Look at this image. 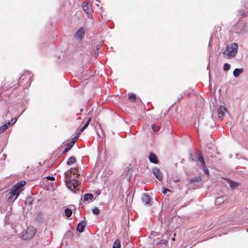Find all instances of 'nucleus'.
<instances>
[{
    "instance_id": "obj_1",
    "label": "nucleus",
    "mask_w": 248,
    "mask_h": 248,
    "mask_svg": "<svg viewBox=\"0 0 248 248\" xmlns=\"http://www.w3.org/2000/svg\"><path fill=\"white\" fill-rule=\"evenodd\" d=\"M25 184L26 182L24 181H21L13 186L10 192L11 195L8 198L10 202H13L16 199L21 191V187Z\"/></svg>"
},
{
    "instance_id": "obj_2",
    "label": "nucleus",
    "mask_w": 248,
    "mask_h": 248,
    "mask_svg": "<svg viewBox=\"0 0 248 248\" xmlns=\"http://www.w3.org/2000/svg\"><path fill=\"white\" fill-rule=\"evenodd\" d=\"M238 45L236 43H233L228 46L223 54L227 52L228 58H233L236 55L238 51Z\"/></svg>"
},
{
    "instance_id": "obj_3",
    "label": "nucleus",
    "mask_w": 248,
    "mask_h": 248,
    "mask_svg": "<svg viewBox=\"0 0 248 248\" xmlns=\"http://www.w3.org/2000/svg\"><path fill=\"white\" fill-rule=\"evenodd\" d=\"M36 230L32 226H29L27 228L26 232L22 235V238L24 240L31 239L36 233Z\"/></svg>"
},
{
    "instance_id": "obj_4",
    "label": "nucleus",
    "mask_w": 248,
    "mask_h": 248,
    "mask_svg": "<svg viewBox=\"0 0 248 248\" xmlns=\"http://www.w3.org/2000/svg\"><path fill=\"white\" fill-rule=\"evenodd\" d=\"M66 184L68 188L74 192H76L77 189V186L78 185V182L73 176V179H69L66 181Z\"/></svg>"
},
{
    "instance_id": "obj_5",
    "label": "nucleus",
    "mask_w": 248,
    "mask_h": 248,
    "mask_svg": "<svg viewBox=\"0 0 248 248\" xmlns=\"http://www.w3.org/2000/svg\"><path fill=\"white\" fill-rule=\"evenodd\" d=\"M196 158H197V160H198L199 161H200L201 162V164L202 165V169L204 170V172L206 174L209 175V171L208 169L206 167L205 163L203 157L201 152H198L197 153Z\"/></svg>"
},
{
    "instance_id": "obj_6",
    "label": "nucleus",
    "mask_w": 248,
    "mask_h": 248,
    "mask_svg": "<svg viewBox=\"0 0 248 248\" xmlns=\"http://www.w3.org/2000/svg\"><path fill=\"white\" fill-rule=\"evenodd\" d=\"M226 111V108L222 106H220V107L218 108L217 112L218 117L220 120H222L223 119Z\"/></svg>"
},
{
    "instance_id": "obj_7",
    "label": "nucleus",
    "mask_w": 248,
    "mask_h": 248,
    "mask_svg": "<svg viewBox=\"0 0 248 248\" xmlns=\"http://www.w3.org/2000/svg\"><path fill=\"white\" fill-rule=\"evenodd\" d=\"M90 7H91V4L89 2L86 3H84L83 4V6H82L83 10L86 13L88 17H92Z\"/></svg>"
},
{
    "instance_id": "obj_8",
    "label": "nucleus",
    "mask_w": 248,
    "mask_h": 248,
    "mask_svg": "<svg viewBox=\"0 0 248 248\" xmlns=\"http://www.w3.org/2000/svg\"><path fill=\"white\" fill-rule=\"evenodd\" d=\"M152 172L154 175L159 181L162 180L163 178V176L159 169L157 168H154L152 170Z\"/></svg>"
},
{
    "instance_id": "obj_9",
    "label": "nucleus",
    "mask_w": 248,
    "mask_h": 248,
    "mask_svg": "<svg viewBox=\"0 0 248 248\" xmlns=\"http://www.w3.org/2000/svg\"><path fill=\"white\" fill-rule=\"evenodd\" d=\"M148 158L151 163L154 164H157L158 163V160L156 155L154 153H151L149 154Z\"/></svg>"
},
{
    "instance_id": "obj_10",
    "label": "nucleus",
    "mask_w": 248,
    "mask_h": 248,
    "mask_svg": "<svg viewBox=\"0 0 248 248\" xmlns=\"http://www.w3.org/2000/svg\"><path fill=\"white\" fill-rule=\"evenodd\" d=\"M142 201L145 204L151 205V198L148 194H144L142 198Z\"/></svg>"
},
{
    "instance_id": "obj_11",
    "label": "nucleus",
    "mask_w": 248,
    "mask_h": 248,
    "mask_svg": "<svg viewBox=\"0 0 248 248\" xmlns=\"http://www.w3.org/2000/svg\"><path fill=\"white\" fill-rule=\"evenodd\" d=\"M76 142V139H72L70 142L66 144V147L63 151V153L68 152L73 146Z\"/></svg>"
},
{
    "instance_id": "obj_12",
    "label": "nucleus",
    "mask_w": 248,
    "mask_h": 248,
    "mask_svg": "<svg viewBox=\"0 0 248 248\" xmlns=\"http://www.w3.org/2000/svg\"><path fill=\"white\" fill-rule=\"evenodd\" d=\"M86 225L85 221H82L78 223L77 230L80 232H82L84 230V228Z\"/></svg>"
},
{
    "instance_id": "obj_13",
    "label": "nucleus",
    "mask_w": 248,
    "mask_h": 248,
    "mask_svg": "<svg viewBox=\"0 0 248 248\" xmlns=\"http://www.w3.org/2000/svg\"><path fill=\"white\" fill-rule=\"evenodd\" d=\"M84 33V29L83 28H79L76 32L75 36L76 38L81 40L82 36Z\"/></svg>"
},
{
    "instance_id": "obj_14",
    "label": "nucleus",
    "mask_w": 248,
    "mask_h": 248,
    "mask_svg": "<svg viewBox=\"0 0 248 248\" xmlns=\"http://www.w3.org/2000/svg\"><path fill=\"white\" fill-rule=\"evenodd\" d=\"M153 244L158 245L160 244H164V245H167L168 243V241L165 239H159L158 238L155 239L154 240L153 242Z\"/></svg>"
},
{
    "instance_id": "obj_15",
    "label": "nucleus",
    "mask_w": 248,
    "mask_h": 248,
    "mask_svg": "<svg viewBox=\"0 0 248 248\" xmlns=\"http://www.w3.org/2000/svg\"><path fill=\"white\" fill-rule=\"evenodd\" d=\"M202 178L201 176H197L194 178H192L190 179V183L193 185L194 186H196V184L199 182H201Z\"/></svg>"
},
{
    "instance_id": "obj_16",
    "label": "nucleus",
    "mask_w": 248,
    "mask_h": 248,
    "mask_svg": "<svg viewBox=\"0 0 248 248\" xmlns=\"http://www.w3.org/2000/svg\"><path fill=\"white\" fill-rule=\"evenodd\" d=\"M244 69L243 68H240V69L236 68L233 71V76L235 77H238L240 75V74H241L242 73H243L244 72Z\"/></svg>"
},
{
    "instance_id": "obj_17",
    "label": "nucleus",
    "mask_w": 248,
    "mask_h": 248,
    "mask_svg": "<svg viewBox=\"0 0 248 248\" xmlns=\"http://www.w3.org/2000/svg\"><path fill=\"white\" fill-rule=\"evenodd\" d=\"M229 184L232 189L238 187L240 185L239 183L232 181H230Z\"/></svg>"
},
{
    "instance_id": "obj_18",
    "label": "nucleus",
    "mask_w": 248,
    "mask_h": 248,
    "mask_svg": "<svg viewBox=\"0 0 248 248\" xmlns=\"http://www.w3.org/2000/svg\"><path fill=\"white\" fill-rule=\"evenodd\" d=\"M121 242L120 240L116 239L113 244L112 248H121Z\"/></svg>"
},
{
    "instance_id": "obj_19",
    "label": "nucleus",
    "mask_w": 248,
    "mask_h": 248,
    "mask_svg": "<svg viewBox=\"0 0 248 248\" xmlns=\"http://www.w3.org/2000/svg\"><path fill=\"white\" fill-rule=\"evenodd\" d=\"M76 162V158L74 156H71L68 159V160L67 162V164L68 165H70L72 164L75 163Z\"/></svg>"
},
{
    "instance_id": "obj_20",
    "label": "nucleus",
    "mask_w": 248,
    "mask_h": 248,
    "mask_svg": "<svg viewBox=\"0 0 248 248\" xmlns=\"http://www.w3.org/2000/svg\"><path fill=\"white\" fill-rule=\"evenodd\" d=\"M72 173L71 170H68L65 172V177L67 179H73V176L72 177Z\"/></svg>"
},
{
    "instance_id": "obj_21",
    "label": "nucleus",
    "mask_w": 248,
    "mask_h": 248,
    "mask_svg": "<svg viewBox=\"0 0 248 248\" xmlns=\"http://www.w3.org/2000/svg\"><path fill=\"white\" fill-rule=\"evenodd\" d=\"M93 195L92 194H86L84 195V199L85 201H90L93 199Z\"/></svg>"
},
{
    "instance_id": "obj_22",
    "label": "nucleus",
    "mask_w": 248,
    "mask_h": 248,
    "mask_svg": "<svg viewBox=\"0 0 248 248\" xmlns=\"http://www.w3.org/2000/svg\"><path fill=\"white\" fill-rule=\"evenodd\" d=\"M65 215L67 217H69L71 216L72 214V211L69 209L66 208L64 211Z\"/></svg>"
},
{
    "instance_id": "obj_23",
    "label": "nucleus",
    "mask_w": 248,
    "mask_h": 248,
    "mask_svg": "<svg viewBox=\"0 0 248 248\" xmlns=\"http://www.w3.org/2000/svg\"><path fill=\"white\" fill-rule=\"evenodd\" d=\"M128 99L132 101V102H135L136 100V96L135 93H132L128 97Z\"/></svg>"
},
{
    "instance_id": "obj_24",
    "label": "nucleus",
    "mask_w": 248,
    "mask_h": 248,
    "mask_svg": "<svg viewBox=\"0 0 248 248\" xmlns=\"http://www.w3.org/2000/svg\"><path fill=\"white\" fill-rule=\"evenodd\" d=\"M91 118H89V119L88 120L87 122H86V123L84 125V126L80 129V131H83L87 127V126L89 125V123H90L91 122Z\"/></svg>"
},
{
    "instance_id": "obj_25",
    "label": "nucleus",
    "mask_w": 248,
    "mask_h": 248,
    "mask_svg": "<svg viewBox=\"0 0 248 248\" xmlns=\"http://www.w3.org/2000/svg\"><path fill=\"white\" fill-rule=\"evenodd\" d=\"M8 127V125L5 124L0 127V134L3 132Z\"/></svg>"
},
{
    "instance_id": "obj_26",
    "label": "nucleus",
    "mask_w": 248,
    "mask_h": 248,
    "mask_svg": "<svg viewBox=\"0 0 248 248\" xmlns=\"http://www.w3.org/2000/svg\"><path fill=\"white\" fill-rule=\"evenodd\" d=\"M102 44L101 43L100 44H98L96 46V49L94 50V53L95 54L98 55L99 54V49H100L101 46H102Z\"/></svg>"
},
{
    "instance_id": "obj_27",
    "label": "nucleus",
    "mask_w": 248,
    "mask_h": 248,
    "mask_svg": "<svg viewBox=\"0 0 248 248\" xmlns=\"http://www.w3.org/2000/svg\"><path fill=\"white\" fill-rule=\"evenodd\" d=\"M230 65L227 63H225L223 65V70L225 71H228L230 68Z\"/></svg>"
},
{
    "instance_id": "obj_28",
    "label": "nucleus",
    "mask_w": 248,
    "mask_h": 248,
    "mask_svg": "<svg viewBox=\"0 0 248 248\" xmlns=\"http://www.w3.org/2000/svg\"><path fill=\"white\" fill-rule=\"evenodd\" d=\"M92 211H93V214H94L95 215H97L100 213V210L97 207H95V208L93 209Z\"/></svg>"
},
{
    "instance_id": "obj_29",
    "label": "nucleus",
    "mask_w": 248,
    "mask_h": 248,
    "mask_svg": "<svg viewBox=\"0 0 248 248\" xmlns=\"http://www.w3.org/2000/svg\"><path fill=\"white\" fill-rule=\"evenodd\" d=\"M70 170L72 171V175L75 177V174L77 175L78 170L76 168H71Z\"/></svg>"
},
{
    "instance_id": "obj_30",
    "label": "nucleus",
    "mask_w": 248,
    "mask_h": 248,
    "mask_svg": "<svg viewBox=\"0 0 248 248\" xmlns=\"http://www.w3.org/2000/svg\"><path fill=\"white\" fill-rule=\"evenodd\" d=\"M224 200L222 197H218L215 200V202L217 203L223 202Z\"/></svg>"
},
{
    "instance_id": "obj_31",
    "label": "nucleus",
    "mask_w": 248,
    "mask_h": 248,
    "mask_svg": "<svg viewBox=\"0 0 248 248\" xmlns=\"http://www.w3.org/2000/svg\"><path fill=\"white\" fill-rule=\"evenodd\" d=\"M152 128L155 131H157L159 130L160 127L159 126L156 125L155 124H153L152 125Z\"/></svg>"
},
{
    "instance_id": "obj_32",
    "label": "nucleus",
    "mask_w": 248,
    "mask_h": 248,
    "mask_svg": "<svg viewBox=\"0 0 248 248\" xmlns=\"http://www.w3.org/2000/svg\"><path fill=\"white\" fill-rule=\"evenodd\" d=\"M26 76H27V77H28L27 78H28L29 79L30 78V75H29V74L22 75V76H21L19 78V79H18L19 81V82H20V81H21V80L22 79H24V78H25Z\"/></svg>"
},
{
    "instance_id": "obj_33",
    "label": "nucleus",
    "mask_w": 248,
    "mask_h": 248,
    "mask_svg": "<svg viewBox=\"0 0 248 248\" xmlns=\"http://www.w3.org/2000/svg\"><path fill=\"white\" fill-rule=\"evenodd\" d=\"M9 81H7V83L8 84V85H9L10 86V88H11L12 87H14V86H16L15 88H16L18 86V82H16V84H13V85H11V84H9Z\"/></svg>"
},
{
    "instance_id": "obj_34",
    "label": "nucleus",
    "mask_w": 248,
    "mask_h": 248,
    "mask_svg": "<svg viewBox=\"0 0 248 248\" xmlns=\"http://www.w3.org/2000/svg\"><path fill=\"white\" fill-rule=\"evenodd\" d=\"M82 132L83 131H81L80 130L79 131L77 134L76 136L73 139H76V140L78 138V137L80 135V134L81 133V132Z\"/></svg>"
},
{
    "instance_id": "obj_35",
    "label": "nucleus",
    "mask_w": 248,
    "mask_h": 248,
    "mask_svg": "<svg viewBox=\"0 0 248 248\" xmlns=\"http://www.w3.org/2000/svg\"><path fill=\"white\" fill-rule=\"evenodd\" d=\"M46 179L48 180H51V181H54L55 180V178L54 177H52V176H47L46 177Z\"/></svg>"
},
{
    "instance_id": "obj_36",
    "label": "nucleus",
    "mask_w": 248,
    "mask_h": 248,
    "mask_svg": "<svg viewBox=\"0 0 248 248\" xmlns=\"http://www.w3.org/2000/svg\"><path fill=\"white\" fill-rule=\"evenodd\" d=\"M167 191H170V190L167 188H164L162 190V192L164 193V194H165L166 193Z\"/></svg>"
},
{
    "instance_id": "obj_37",
    "label": "nucleus",
    "mask_w": 248,
    "mask_h": 248,
    "mask_svg": "<svg viewBox=\"0 0 248 248\" xmlns=\"http://www.w3.org/2000/svg\"><path fill=\"white\" fill-rule=\"evenodd\" d=\"M127 171L128 172L131 173L132 171V169L131 167L128 168Z\"/></svg>"
},
{
    "instance_id": "obj_38",
    "label": "nucleus",
    "mask_w": 248,
    "mask_h": 248,
    "mask_svg": "<svg viewBox=\"0 0 248 248\" xmlns=\"http://www.w3.org/2000/svg\"><path fill=\"white\" fill-rule=\"evenodd\" d=\"M5 85H6V82L3 83V86H5Z\"/></svg>"
},
{
    "instance_id": "obj_39",
    "label": "nucleus",
    "mask_w": 248,
    "mask_h": 248,
    "mask_svg": "<svg viewBox=\"0 0 248 248\" xmlns=\"http://www.w3.org/2000/svg\"><path fill=\"white\" fill-rule=\"evenodd\" d=\"M172 241H174V239L173 238H172Z\"/></svg>"
},
{
    "instance_id": "obj_40",
    "label": "nucleus",
    "mask_w": 248,
    "mask_h": 248,
    "mask_svg": "<svg viewBox=\"0 0 248 248\" xmlns=\"http://www.w3.org/2000/svg\"><path fill=\"white\" fill-rule=\"evenodd\" d=\"M177 200H178V202H179V201H180L179 199H177Z\"/></svg>"
}]
</instances>
